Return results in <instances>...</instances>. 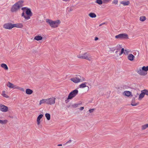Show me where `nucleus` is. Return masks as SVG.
Returning <instances> with one entry per match:
<instances>
[{"mask_svg": "<svg viewBox=\"0 0 148 148\" xmlns=\"http://www.w3.org/2000/svg\"><path fill=\"white\" fill-rule=\"evenodd\" d=\"M77 56L79 58L85 59L89 61H91L92 59V57L88 53H85L78 55Z\"/></svg>", "mask_w": 148, "mask_h": 148, "instance_id": "obj_4", "label": "nucleus"}, {"mask_svg": "<svg viewBox=\"0 0 148 148\" xmlns=\"http://www.w3.org/2000/svg\"><path fill=\"white\" fill-rule=\"evenodd\" d=\"M118 2V1L117 0H114L112 1V3L114 4H117Z\"/></svg>", "mask_w": 148, "mask_h": 148, "instance_id": "obj_34", "label": "nucleus"}, {"mask_svg": "<svg viewBox=\"0 0 148 148\" xmlns=\"http://www.w3.org/2000/svg\"><path fill=\"white\" fill-rule=\"evenodd\" d=\"M0 110L2 112H6L8 111V107L1 104H0Z\"/></svg>", "mask_w": 148, "mask_h": 148, "instance_id": "obj_10", "label": "nucleus"}, {"mask_svg": "<svg viewBox=\"0 0 148 148\" xmlns=\"http://www.w3.org/2000/svg\"><path fill=\"white\" fill-rule=\"evenodd\" d=\"M111 0H103L104 2L105 3L108 2Z\"/></svg>", "mask_w": 148, "mask_h": 148, "instance_id": "obj_42", "label": "nucleus"}, {"mask_svg": "<svg viewBox=\"0 0 148 148\" xmlns=\"http://www.w3.org/2000/svg\"><path fill=\"white\" fill-rule=\"evenodd\" d=\"M70 80L75 83H77L85 81V79L79 75H76L75 77L71 78Z\"/></svg>", "mask_w": 148, "mask_h": 148, "instance_id": "obj_2", "label": "nucleus"}, {"mask_svg": "<svg viewBox=\"0 0 148 148\" xmlns=\"http://www.w3.org/2000/svg\"><path fill=\"white\" fill-rule=\"evenodd\" d=\"M94 110V109H92L89 110V112L90 113H92L93 112Z\"/></svg>", "mask_w": 148, "mask_h": 148, "instance_id": "obj_43", "label": "nucleus"}, {"mask_svg": "<svg viewBox=\"0 0 148 148\" xmlns=\"http://www.w3.org/2000/svg\"><path fill=\"white\" fill-rule=\"evenodd\" d=\"M96 2L99 5L101 4L102 3V1L101 0H97Z\"/></svg>", "mask_w": 148, "mask_h": 148, "instance_id": "obj_31", "label": "nucleus"}, {"mask_svg": "<svg viewBox=\"0 0 148 148\" xmlns=\"http://www.w3.org/2000/svg\"><path fill=\"white\" fill-rule=\"evenodd\" d=\"M46 22L50 25L51 27L54 28L58 27L60 23V21L59 20L53 21L49 19H46Z\"/></svg>", "mask_w": 148, "mask_h": 148, "instance_id": "obj_3", "label": "nucleus"}, {"mask_svg": "<svg viewBox=\"0 0 148 148\" xmlns=\"http://www.w3.org/2000/svg\"><path fill=\"white\" fill-rule=\"evenodd\" d=\"M71 141H72V140H70L69 141H67L65 144H64L63 145H66L67 143H71Z\"/></svg>", "mask_w": 148, "mask_h": 148, "instance_id": "obj_39", "label": "nucleus"}, {"mask_svg": "<svg viewBox=\"0 0 148 148\" xmlns=\"http://www.w3.org/2000/svg\"><path fill=\"white\" fill-rule=\"evenodd\" d=\"M78 90L76 89L71 92L69 94L66 101V102H69V99H71L78 94Z\"/></svg>", "mask_w": 148, "mask_h": 148, "instance_id": "obj_5", "label": "nucleus"}, {"mask_svg": "<svg viewBox=\"0 0 148 148\" xmlns=\"http://www.w3.org/2000/svg\"><path fill=\"white\" fill-rule=\"evenodd\" d=\"M42 36H35L34 38V39L38 41L41 40H42Z\"/></svg>", "mask_w": 148, "mask_h": 148, "instance_id": "obj_23", "label": "nucleus"}, {"mask_svg": "<svg viewBox=\"0 0 148 148\" xmlns=\"http://www.w3.org/2000/svg\"><path fill=\"white\" fill-rule=\"evenodd\" d=\"M145 125L146 126V127L147 128V127H148V124H145Z\"/></svg>", "mask_w": 148, "mask_h": 148, "instance_id": "obj_49", "label": "nucleus"}, {"mask_svg": "<svg viewBox=\"0 0 148 148\" xmlns=\"http://www.w3.org/2000/svg\"><path fill=\"white\" fill-rule=\"evenodd\" d=\"M143 70L145 72L148 71V66H143L142 67Z\"/></svg>", "mask_w": 148, "mask_h": 148, "instance_id": "obj_27", "label": "nucleus"}, {"mask_svg": "<svg viewBox=\"0 0 148 148\" xmlns=\"http://www.w3.org/2000/svg\"><path fill=\"white\" fill-rule=\"evenodd\" d=\"M129 53V51H128L127 50H126V49H125V51H124V54H128Z\"/></svg>", "mask_w": 148, "mask_h": 148, "instance_id": "obj_40", "label": "nucleus"}, {"mask_svg": "<svg viewBox=\"0 0 148 148\" xmlns=\"http://www.w3.org/2000/svg\"><path fill=\"white\" fill-rule=\"evenodd\" d=\"M144 91L143 90L141 91V93L140 94L138 99L139 100L142 99L144 97L145 95Z\"/></svg>", "mask_w": 148, "mask_h": 148, "instance_id": "obj_13", "label": "nucleus"}, {"mask_svg": "<svg viewBox=\"0 0 148 148\" xmlns=\"http://www.w3.org/2000/svg\"><path fill=\"white\" fill-rule=\"evenodd\" d=\"M105 24V23H102L99 25V26H101L102 25H104Z\"/></svg>", "mask_w": 148, "mask_h": 148, "instance_id": "obj_46", "label": "nucleus"}, {"mask_svg": "<svg viewBox=\"0 0 148 148\" xmlns=\"http://www.w3.org/2000/svg\"><path fill=\"white\" fill-rule=\"evenodd\" d=\"M89 16L91 18H95L96 17V15L93 13H90L89 14Z\"/></svg>", "mask_w": 148, "mask_h": 148, "instance_id": "obj_24", "label": "nucleus"}, {"mask_svg": "<svg viewBox=\"0 0 148 148\" xmlns=\"http://www.w3.org/2000/svg\"><path fill=\"white\" fill-rule=\"evenodd\" d=\"M131 92L128 91H125L124 92L123 94L124 95L127 96H130L131 95Z\"/></svg>", "mask_w": 148, "mask_h": 148, "instance_id": "obj_20", "label": "nucleus"}, {"mask_svg": "<svg viewBox=\"0 0 148 148\" xmlns=\"http://www.w3.org/2000/svg\"><path fill=\"white\" fill-rule=\"evenodd\" d=\"M138 104V103H134L133 102H132L131 103V105L133 106H137Z\"/></svg>", "mask_w": 148, "mask_h": 148, "instance_id": "obj_37", "label": "nucleus"}, {"mask_svg": "<svg viewBox=\"0 0 148 148\" xmlns=\"http://www.w3.org/2000/svg\"><path fill=\"white\" fill-rule=\"evenodd\" d=\"M117 39H127L128 36L127 34L125 33L121 34L115 36Z\"/></svg>", "mask_w": 148, "mask_h": 148, "instance_id": "obj_6", "label": "nucleus"}, {"mask_svg": "<svg viewBox=\"0 0 148 148\" xmlns=\"http://www.w3.org/2000/svg\"><path fill=\"white\" fill-rule=\"evenodd\" d=\"M2 95L4 97H6V98H8L9 97L8 96L5 94V91H3L2 92Z\"/></svg>", "mask_w": 148, "mask_h": 148, "instance_id": "obj_29", "label": "nucleus"}, {"mask_svg": "<svg viewBox=\"0 0 148 148\" xmlns=\"http://www.w3.org/2000/svg\"><path fill=\"white\" fill-rule=\"evenodd\" d=\"M118 52V51H116L115 52V53H117Z\"/></svg>", "mask_w": 148, "mask_h": 148, "instance_id": "obj_51", "label": "nucleus"}, {"mask_svg": "<svg viewBox=\"0 0 148 148\" xmlns=\"http://www.w3.org/2000/svg\"><path fill=\"white\" fill-rule=\"evenodd\" d=\"M33 92L32 90L30 89H27L26 90V93L27 94L31 95L32 93Z\"/></svg>", "mask_w": 148, "mask_h": 148, "instance_id": "obj_21", "label": "nucleus"}, {"mask_svg": "<svg viewBox=\"0 0 148 148\" xmlns=\"http://www.w3.org/2000/svg\"><path fill=\"white\" fill-rule=\"evenodd\" d=\"M78 105H79V104H74L72 105V106L74 108H75L77 107L78 106Z\"/></svg>", "mask_w": 148, "mask_h": 148, "instance_id": "obj_38", "label": "nucleus"}, {"mask_svg": "<svg viewBox=\"0 0 148 148\" xmlns=\"http://www.w3.org/2000/svg\"><path fill=\"white\" fill-rule=\"evenodd\" d=\"M12 24L10 23H8L4 24L3 25L4 28L6 29H10L13 28Z\"/></svg>", "mask_w": 148, "mask_h": 148, "instance_id": "obj_9", "label": "nucleus"}, {"mask_svg": "<svg viewBox=\"0 0 148 148\" xmlns=\"http://www.w3.org/2000/svg\"><path fill=\"white\" fill-rule=\"evenodd\" d=\"M137 73L141 75H145L147 74V73L144 71V70H143V68L142 69H140L137 71Z\"/></svg>", "mask_w": 148, "mask_h": 148, "instance_id": "obj_11", "label": "nucleus"}, {"mask_svg": "<svg viewBox=\"0 0 148 148\" xmlns=\"http://www.w3.org/2000/svg\"><path fill=\"white\" fill-rule=\"evenodd\" d=\"M43 103H46L47 104V99H42L40 101L39 103V105H40Z\"/></svg>", "mask_w": 148, "mask_h": 148, "instance_id": "obj_15", "label": "nucleus"}, {"mask_svg": "<svg viewBox=\"0 0 148 148\" xmlns=\"http://www.w3.org/2000/svg\"><path fill=\"white\" fill-rule=\"evenodd\" d=\"M86 84H87V83L86 82H84V83H82V84H80L79 85V86L80 88H85V87H86Z\"/></svg>", "mask_w": 148, "mask_h": 148, "instance_id": "obj_25", "label": "nucleus"}, {"mask_svg": "<svg viewBox=\"0 0 148 148\" xmlns=\"http://www.w3.org/2000/svg\"><path fill=\"white\" fill-rule=\"evenodd\" d=\"M23 11L22 14V16L23 17L27 20L29 19L32 16V13L29 8L27 7H23L21 8Z\"/></svg>", "mask_w": 148, "mask_h": 148, "instance_id": "obj_1", "label": "nucleus"}, {"mask_svg": "<svg viewBox=\"0 0 148 148\" xmlns=\"http://www.w3.org/2000/svg\"><path fill=\"white\" fill-rule=\"evenodd\" d=\"M146 20V17L145 16H141L140 18V20L142 21H144Z\"/></svg>", "mask_w": 148, "mask_h": 148, "instance_id": "obj_28", "label": "nucleus"}, {"mask_svg": "<svg viewBox=\"0 0 148 148\" xmlns=\"http://www.w3.org/2000/svg\"><path fill=\"white\" fill-rule=\"evenodd\" d=\"M23 1L21 0L18 1L16 3L18 5L19 7L21 8V7L23 6Z\"/></svg>", "mask_w": 148, "mask_h": 148, "instance_id": "obj_18", "label": "nucleus"}, {"mask_svg": "<svg viewBox=\"0 0 148 148\" xmlns=\"http://www.w3.org/2000/svg\"><path fill=\"white\" fill-rule=\"evenodd\" d=\"M116 47L118 48V49H119V48H121V45H119L117 46Z\"/></svg>", "mask_w": 148, "mask_h": 148, "instance_id": "obj_44", "label": "nucleus"}, {"mask_svg": "<svg viewBox=\"0 0 148 148\" xmlns=\"http://www.w3.org/2000/svg\"><path fill=\"white\" fill-rule=\"evenodd\" d=\"M110 51H112L113 52H114L116 49V48H110Z\"/></svg>", "mask_w": 148, "mask_h": 148, "instance_id": "obj_35", "label": "nucleus"}, {"mask_svg": "<svg viewBox=\"0 0 148 148\" xmlns=\"http://www.w3.org/2000/svg\"><path fill=\"white\" fill-rule=\"evenodd\" d=\"M14 85L13 84L10 83L9 82H8L7 84V86H8V87L10 88H14Z\"/></svg>", "mask_w": 148, "mask_h": 148, "instance_id": "obj_19", "label": "nucleus"}, {"mask_svg": "<svg viewBox=\"0 0 148 148\" xmlns=\"http://www.w3.org/2000/svg\"><path fill=\"white\" fill-rule=\"evenodd\" d=\"M1 66L5 70H8V67L7 65L3 63L1 64Z\"/></svg>", "mask_w": 148, "mask_h": 148, "instance_id": "obj_22", "label": "nucleus"}, {"mask_svg": "<svg viewBox=\"0 0 148 148\" xmlns=\"http://www.w3.org/2000/svg\"><path fill=\"white\" fill-rule=\"evenodd\" d=\"M124 48H122V49H121V53H120L119 54V56H121V55L123 53H124Z\"/></svg>", "mask_w": 148, "mask_h": 148, "instance_id": "obj_33", "label": "nucleus"}, {"mask_svg": "<svg viewBox=\"0 0 148 148\" xmlns=\"http://www.w3.org/2000/svg\"><path fill=\"white\" fill-rule=\"evenodd\" d=\"M84 109V107H81L80 108L79 110H83Z\"/></svg>", "mask_w": 148, "mask_h": 148, "instance_id": "obj_45", "label": "nucleus"}, {"mask_svg": "<svg viewBox=\"0 0 148 148\" xmlns=\"http://www.w3.org/2000/svg\"><path fill=\"white\" fill-rule=\"evenodd\" d=\"M45 116L46 118H47V119L49 120L50 119V114L49 113H46L45 114Z\"/></svg>", "mask_w": 148, "mask_h": 148, "instance_id": "obj_26", "label": "nucleus"}, {"mask_svg": "<svg viewBox=\"0 0 148 148\" xmlns=\"http://www.w3.org/2000/svg\"><path fill=\"white\" fill-rule=\"evenodd\" d=\"M62 144H59L58 145V146H62Z\"/></svg>", "mask_w": 148, "mask_h": 148, "instance_id": "obj_50", "label": "nucleus"}, {"mask_svg": "<svg viewBox=\"0 0 148 148\" xmlns=\"http://www.w3.org/2000/svg\"><path fill=\"white\" fill-rule=\"evenodd\" d=\"M121 4H123L124 6H127L130 3L129 1H122L120 2Z\"/></svg>", "mask_w": 148, "mask_h": 148, "instance_id": "obj_16", "label": "nucleus"}, {"mask_svg": "<svg viewBox=\"0 0 148 148\" xmlns=\"http://www.w3.org/2000/svg\"><path fill=\"white\" fill-rule=\"evenodd\" d=\"M20 8L16 3L13 5L11 9V11L12 12H16L20 9Z\"/></svg>", "mask_w": 148, "mask_h": 148, "instance_id": "obj_7", "label": "nucleus"}, {"mask_svg": "<svg viewBox=\"0 0 148 148\" xmlns=\"http://www.w3.org/2000/svg\"><path fill=\"white\" fill-rule=\"evenodd\" d=\"M43 116V115L42 114H41L39 115L37 119V123L38 125H40V119L42 118Z\"/></svg>", "mask_w": 148, "mask_h": 148, "instance_id": "obj_14", "label": "nucleus"}, {"mask_svg": "<svg viewBox=\"0 0 148 148\" xmlns=\"http://www.w3.org/2000/svg\"><path fill=\"white\" fill-rule=\"evenodd\" d=\"M19 90H20L22 91H24V89L23 88H20V89H19Z\"/></svg>", "mask_w": 148, "mask_h": 148, "instance_id": "obj_48", "label": "nucleus"}, {"mask_svg": "<svg viewBox=\"0 0 148 148\" xmlns=\"http://www.w3.org/2000/svg\"><path fill=\"white\" fill-rule=\"evenodd\" d=\"M127 57L128 60L132 61L134 60L135 58V56L132 54H130L128 55Z\"/></svg>", "mask_w": 148, "mask_h": 148, "instance_id": "obj_17", "label": "nucleus"}, {"mask_svg": "<svg viewBox=\"0 0 148 148\" xmlns=\"http://www.w3.org/2000/svg\"><path fill=\"white\" fill-rule=\"evenodd\" d=\"M56 98L54 97L47 99V104L52 105L55 104Z\"/></svg>", "mask_w": 148, "mask_h": 148, "instance_id": "obj_8", "label": "nucleus"}, {"mask_svg": "<svg viewBox=\"0 0 148 148\" xmlns=\"http://www.w3.org/2000/svg\"><path fill=\"white\" fill-rule=\"evenodd\" d=\"M98 39V38L97 37H95V40H97Z\"/></svg>", "mask_w": 148, "mask_h": 148, "instance_id": "obj_47", "label": "nucleus"}, {"mask_svg": "<svg viewBox=\"0 0 148 148\" xmlns=\"http://www.w3.org/2000/svg\"><path fill=\"white\" fill-rule=\"evenodd\" d=\"M143 91H144L145 95H148V90L144 89Z\"/></svg>", "mask_w": 148, "mask_h": 148, "instance_id": "obj_32", "label": "nucleus"}, {"mask_svg": "<svg viewBox=\"0 0 148 148\" xmlns=\"http://www.w3.org/2000/svg\"><path fill=\"white\" fill-rule=\"evenodd\" d=\"M23 26V25L21 23H18L16 24H12V27L14 28V27L20 28H22Z\"/></svg>", "mask_w": 148, "mask_h": 148, "instance_id": "obj_12", "label": "nucleus"}, {"mask_svg": "<svg viewBox=\"0 0 148 148\" xmlns=\"http://www.w3.org/2000/svg\"><path fill=\"white\" fill-rule=\"evenodd\" d=\"M14 89H20V87H19L18 86H17L15 85H14V88H13Z\"/></svg>", "mask_w": 148, "mask_h": 148, "instance_id": "obj_36", "label": "nucleus"}, {"mask_svg": "<svg viewBox=\"0 0 148 148\" xmlns=\"http://www.w3.org/2000/svg\"><path fill=\"white\" fill-rule=\"evenodd\" d=\"M7 120H0V123L2 124H5L7 123Z\"/></svg>", "mask_w": 148, "mask_h": 148, "instance_id": "obj_30", "label": "nucleus"}, {"mask_svg": "<svg viewBox=\"0 0 148 148\" xmlns=\"http://www.w3.org/2000/svg\"><path fill=\"white\" fill-rule=\"evenodd\" d=\"M146 128H147V127H146L145 125L142 126V129L143 130L145 129Z\"/></svg>", "mask_w": 148, "mask_h": 148, "instance_id": "obj_41", "label": "nucleus"}]
</instances>
